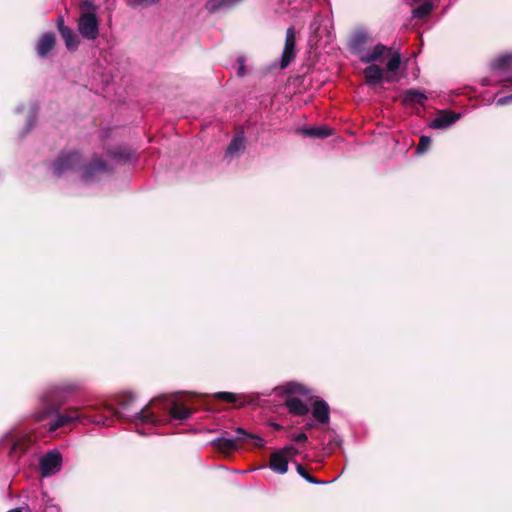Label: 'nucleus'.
<instances>
[{
  "label": "nucleus",
  "mask_w": 512,
  "mask_h": 512,
  "mask_svg": "<svg viewBox=\"0 0 512 512\" xmlns=\"http://www.w3.org/2000/svg\"><path fill=\"white\" fill-rule=\"evenodd\" d=\"M385 59H387L386 73L376 64H370L364 69L365 80L369 86L378 85L383 81L396 82L398 80L396 72L401 65V55L399 51L380 43L376 44L371 51H361L360 61L364 63L382 62Z\"/></svg>",
  "instance_id": "nucleus-1"
},
{
  "label": "nucleus",
  "mask_w": 512,
  "mask_h": 512,
  "mask_svg": "<svg viewBox=\"0 0 512 512\" xmlns=\"http://www.w3.org/2000/svg\"><path fill=\"white\" fill-rule=\"evenodd\" d=\"M136 398V395L132 392H123L116 398L117 408L109 404H104L103 407L115 417L134 424L139 434L146 435L149 432L144 431V429L150 430V424H154L156 421L153 405H156L158 400L153 398L148 404L137 409Z\"/></svg>",
  "instance_id": "nucleus-2"
},
{
  "label": "nucleus",
  "mask_w": 512,
  "mask_h": 512,
  "mask_svg": "<svg viewBox=\"0 0 512 512\" xmlns=\"http://www.w3.org/2000/svg\"><path fill=\"white\" fill-rule=\"evenodd\" d=\"M80 168L81 178L85 183L99 181L109 173L107 164L98 157L84 165L82 155L77 151L62 152L53 164V173L60 177Z\"/></svg>",
  "instance_id": "nucleus-3"
},
{
  "label": "nucleus",
  "mask_w": 512,
  "mask_h": 512,
  "mask_svg": "<svg viewBox=\"0 0 512 512\" xmlns=\"http://www.w3.org/2000/svg\"><path fill=\"white\" fill-rule=\"evenodd\" d=\"M154 400H158L156 405H153V410H161L165 413L160 415L155 412V423L150 424V430L158 426L164 425L172 421H184L188 419L192 410L188 407L178 404L173 399L166 396L155 397Z\"/></svg>",
  "instance_id": "nucleus-4"
},
{
  "label": "nucleus",
  "mask_w": 512,
  "mask_h": 512,
  "mask_svg": "<svg viewBox=\"0 0 512 512\" xmlns=\"http://www.w3.org/2000/svg\"><path fill=\"white\" fill-rule=\"evenodd\" d=\"M65 401L66 398L56 383L48 385L39 396L41 406L34 412V419L40 422L52 417V414L59 411Z\"/></svg>",
  "instance_id": "nucleus-5"
},
{
  "label": "nucleus",
  "mask_w": 512,
  "mask_h": 512,
  "mask_svg": "<svg viewBox=\"0 0 512 512\" xmlns=\"http://www.w3.org/2000/svg\"><path fill=\"white\" fill-rule=\"evenodd\" d=\"M53 420L50 422L48 430L54 432L57 429L64 427L73 422H84L93 423L97 425L105 426L108 422V417L103 415L91 416L87 413H82L79 407H69L65 413H59V411L52 414Z\"/></svg>",
  "instance_id": "nucleus-6"
},
{
  "label": "nucleus",
  "mask_w": 512,
  "mask_h": 512,
  "mask_svg": "<svg viewBox=\"0 0 512 512\" xmlns=\"http://www.w3.org/2000/svg\"><path fill=\"white\" fill-rule=\"evenodd\" d=\"M79 8L78 31L84 39L95 40L99 35L98 6L90 0H83Z\"/></svg>",
  "instance_id": "nucleus-7"
},
{
  "label": "nucleus",
  "mask_w": 512,
  "mask_h": 512,
  "mask_svg": "<svg viewBox=\"0 0 512 512\" xmlns=\"http://www.w3.org/2000/svg\"><path fill=\"white\" fill-rule=\"evenodd\" d=\"M1 442L10 446V454L13 457H20L35 442V437L26 429H13L3 436Z\"/></svg>",
  "instance_id": "nucleus-8"
},
{
  "label": "nucleus",
  "mask_w": 512,
  "mask_h": 512,
  "mask_svg": "<svg viewBox=\"0 0 512 512\" xmlns=\"http://www.w3.org/2000/svg\"><path fill=\"white\" fill-rule=\"evenodd\" d=\"M62 455L54 449L41 457L39 461V468L43 477H50L58 473L62 468Z\"/></svg>",
  "instance_id": "nucleus-9"
},
{
  "label": "nucleus",
  "mask_w": 512,
  "mask_h": 512,
  "mask_svg": "<svg viewBox=\"0 0 512 512\" xmlns=\"http://www.w3.org/2000/svg\"><path fill=\"white\" fill-rule=\"evenodd\" d=\"M241 441L242 439H238L237 436L235 438H229L228 433L222 431L220 436L209 442V445L213 446L219 453L229 455L239 449V443Z\"/></svg>",
  "instance_id": "nucleus-10"
},
{
  "label": "nucleus",
  "mask_w": 512,
  "mask_h": 512,
  "mask_svg": "<svg viewBox=\"0 0 512 512\" xmlns=\"http://www.w3.org/2000/svg\"><path fill=\"white\" fill-rule=\"evenodd\" d=\"M296 33L294 27L286 30L285 43L280 59L281 69H285L295 58Z\"/></svg>",
  "instance_id": "nucleus-11"
},
{
  "label": "nucleus",
  "mask_w": 512,
  "mask_h": 512,
  "mask_svg": "<svg viewBox=\"0 0 512 512\" xmlns=\"http://www.w3.org/2000/svg\"><path fill=\"white\" fill-rule=\"evenodd\" d=\"M461 114L449 110L440 111L430 122L429 126L433 129H446L460 120Z\"/></svg>",
  "instance_id": "nucleus-12"
},
{
  "label": "nucleus",
  "mask_w": 512,
  "mask_h": 512,
  "mask_svg": "<svg viewBox=\"0 0 512 512\" xmlns=\"http://www.w3.org/2000/svg\"><path fill=\"white\" fill-rule=\"evenodd\" d=\"M371 32L364 26H358L354 29V54L360 58L361 51H371L372 49H364L362 46L368 42H372Z\"/></svg>",
  "instance_id": "nucleus-13"
},
{
  "label": "nucleus",
  "mask_w": 512,
  "mask_h": 512,
  "mask_svg": "<svg viewBox=\"0 0 512 512\" xmlns=\"http://www.w3.org/2000/svg\"><path fill=\"white\" fill-rule=\"evenodd\" d=\"M56 43L55 34L52 32L44 33L36 44L37 55L41 58H45L54 48Z\"/></svg>",
  "instance_id": "nucleus-14"
},
{
  "label": "nucleus",
  "mask_w": 512,
  "mask_h": 512,
  "mask_svg": "<svg viewBox=\"0 0 512 512\" xmlns=\"http://www.w3.org/2000/svg\"><path fill=\"white\" fill-rule=\"evenodd\" d=\"M330 409L324 400H316L312 407V415L318 424H327L330 420Z\"/></svg>",
  "instance_id": "nucleus-15"
},
{
  "label": "nucleus",
  "mask_w": 512,
  "mask_h": 512,
  "mask_svg": "<svg viewBox=\"0 0 512 512\" xmlns=\"http://www.w3.org/2000/svg\"><path fill=\"white\" fill-rule=\"evenodd\" d=\"M287 456L278 450L271 454L269 468L277 474H285L288 471Z\"/></svg>",
  "instance_id": "nucleus-16"
},
{
  "label": "nucleus",
  "mask_w": 512,
  "mask_h": 512,
  "mask_svg": "<svg viewBox=\"0 0 512 512\" xmlns=\"http://www.w3.org/2000/svg\"><path fill=\"white\" fill-rule=\"evenodd\" d=\"M299 132L308 138L313 139H324L331 135V129L326 126H314V127H305L299 130Z\"/></svg>",
  "instance_id": "nucleus-17"
},
{
  "label": "nucleus",
  "mask_w": 512,
  "mask_h": 512,
  "mask_svg": "<svg viewBox=\"0 0 512 512\" xmlns=\"http://www.w3.org/2000/svg\"><path fill=\"white\" fill-rule=\"evenodd\" d=\"M59 32L67 49L70 51L76 50L79 44L78 38L71 28L63 25V21L59 24Z\"/></svg>",
  "instance_id": "nucleus-18"
},
{
  "label": "nucleus",
  "mask_w": 512,
  "mask_h": 512,
  "mask_svg": "<svg viewBox=\"0 0 512 512\" xmlns=\"http://www.w3.org/2000/svg\"><path fill=\"white\" fill-rule=\"evenodd\" d=\"M285 405L288 408L289 412L297 415L303 416L309 412L308 406L297 397H290L285 401Z\"/></svg>",
  "instance_id": "nucleus-19"
},
{
  "label": "nucleus",
  "mask_w": 512,
  "mask_h": 512,
  "mask_svg": "<svg viewBox=\"0 0 512 512\" xmlns=\"http://www.w3.org/2000/svg\"><path fill=\"white\" fill-rule=\"evenodd\" d=\"M427 99V96L420 90L411 88L404 92L403 102L407 105L422 104Z\"/></svg>",
  "instance_id": "nucleus-20"
},
{
  "label": "nucleus",
  "mask_w": 512,
  "mask_h": 512,
  "mask_svg": "<svg viewBox=\"0 0 512 512\" xmlns=\"http://www.w3.org/2000/svg\"><path fill=\"white\" fill-rule=\"evenodd\" d=\"M238 5H240L238 0H209L206 7L210 12H217L219 10H229Z\"/></svg>",
  "instance_id": "nucleus-21"
},
{
  "label": "nucleus",
  "mask_w": 512,
  "mask_h": 512,
  "mask_svg": "<svg viewBox=\"0 0 512 512\" xmlns=\"http://www.w3.org/2000/svg\"><path fill=\"white\" fill-rule=\"evenodd\" d=\"M235 432L238 439H242V441L247 440L251 442L255 447L262 448L265 445V440L262 437L249 433L242 427H236Z\"/></svg>",
  "instance_id": "nucleus-22"
},
{
  "label": "nucleus",
  "mask_w": 512,
  "mask_h": 512,
  "mask_svg": "<svg viewBox=\"0 0 512 512\" xmlns=\"http://www.w3.org/2000/svg\"><path fill=\"white\" fill-rule=\"evenodd\" d=\"M494 70H502L512 67V51L500 54L491 63Z\"/></svg>",
  "instance_id": "nucleus-23"
},
{
  "label": "nucleus",
  "mask_w": 512,
  "mask_h": 512,
  "mask_svg": "<svg viewBox=\"0 0 512 512\" xmlns=\"http://www.w3.org/2000/svg\"><path fill=\"white\" fill-rule=\"evenodd\" d=\"M323 23V17L321 15H316L313 18V21L310 24V33H311V41H314L316 44L321 40L322 38V30L321 26Z\"/></svg>",
  "instance_id": "nucleus-24"
},
{
  "label": "nucleus",
  "mask_w": 512,
  "mask_h": 512,
  "mask_svg": "<svg viewBox=\"0 0 512 512\" xmlns=\"http://www.w3.org/2000/svg\"><path fill=\"white\" fill-rule=\"evenodd\" d=\"M283 392L287 395H308L309 389L297 382H288L283 385Z\"/></svg>",
  "instance_id": "nucleus-25"
},
{
  "label": "nucleus",
  "mask_w": 512,
  "mask_h": 512,
  "mask_svg": "<svg viewBox=\"0 0 512 512\" xmlns=\"http://www.w3.org/2000/svg\"><path fill=\"white\" fill-rule=\"evenodd\" d=\"M56 384L58 385L66 399L68 395L75 393L81 389V385L77 381H61Z\"/></svg>",
  "instance_id": "nucleus-26"
},
{
  "label": "nucleus",
  "mask_w": 512,
  "mask_h": 512,
  "mask_svg": "<svg viewBox=\"0 0 512 512\" xmlns=\"http://www.w3.org/2000/svg\"><path fill=\"white\" fill-rule=\"evenodd\" d=\"M434 9L431 1H425L422 5L412 10V16L417 19H423L428 16Z\"/></svg>",
  "instance_id": "nucleus-27"
},
{
  "label": "nucleus",
  "mask_w": 512,
  "mask_h": 512,
  "mask_svg": "<svg viewBox=\"0 0 512 512\" xmlns=\"http://www.w3.org/2000/svg\"><path fill=\"white\" fill-rule=\"evenodd\" d=\"M243 142L244 141L242 137L235 136L227 147L226 155L231 157L237 155L243 148Z\"/></svg>",
  "instance_id": "nucleus-28"
},
{
  "label": "nucleus",
  "mask_w": 512,
  "mask_h": 512,
  "mask_svg": "<svg viewBox=\"0 0 512 512\" xmlns=\"http://www.w3.org/2000/svg\"><path fill=\"white\" fill-rule=\"evenodd\" d=\"M38 108L36 106H31L27 116V122L24 127V135L30 132L33 127L36 125Z\"/></svg>",
  "instance_id": "nucleus-29"
},
{
  "label": "nucleus",
  "mask_w": 512,
  "mask_h": 512,
  "mask_svg": "<svg viewBox=\"0 0 512 512\" xmlns=\"http://www.w3.org/2000/svg\"><path fill=\"white\" fill-rule=\"evenodd\" d=\"M296 468H297L298 474L309 483L318 484V485L328 483L327 481L317 480L316 478H314L312 475L307 473V471L301 464H297Z\"/></svg>",
  "instance_id": "nucleus-30"
},
{
  "label": "nucleus",
  "mask_w": 512,
  "mask_h": 512,
  "mask_svg": "<svg viewBox=\"0 0 512 512\" xmlns=\"http://www.w3.org/2000/svg\"><path fill=\"white\" fill-rule=\"evenodd\" d=\"M216 399L224 402L236 403L239 400V395L232 392H217L214 394Z\"/></svg>",
  "instance_id": "nucleus-31"
},
{
  "label": "nucleus",
  "mask_w": 512,
  "mask_h": 512,
  "mask_svg": "<svg viewBox=\"0 0 512 512\" xmlns=\"http://www.w3.org/2000/svg\"><path fill=\"white\" fill-rule=\"evenodd\" d=\"M430 144H431L430 137L426 136V135H422L420 137V141H419V144H418V146L416 148L415 153L418 154V155H421V154L425 153L429 149Z\"/></svg>",
  "instance_id": "nucleus-32"
},
{
  "label": "nucleus",
  "mask_w": 512,
  "mask_h": 512,
  "mask_svg": "<svg viewBox=\"0 0 512 512\" xmlns=\"http://www.w3.org/2000/svg\"><path fill=\"white\" fill-rule=\"evenodd\" d=\"M130 155V152L125 148H118L110 152L111 158L117 161L126 160Z\"/></svg>",
  "instance_id": "nucleus-33"
},
{
  "label": "nucleus",
  "mask_w": 512,
  "mask_h": 512,
  "mask_svg": "<svg viewBox=\"0 0 512 512\" xmlns=\"http://www.w3.org/2000/svg\"><path fill=\"white\" fill-rule=\"evenodd\" d=\"M278 451L282 452L283 455L287 456L288 460L293 458L298 453V449L294 445H287L279 449Z\"/></svg>",
  "instance_id": "nucleus-34"
},
{
  "label": "nucleus",
  "mask_w": 512,
  "mask_h": 512,
  "mask_svg": "<svg viewBox=\"0 0 512 512\" xmlns=\"http://www.w3.org/2000/svg\"><path fill=\"white\" fill-rule=\"evenodd\" d=\"M512 103V94L500 97L496 100V106H505Z\"/></svg>",
  "instance_id": "nucleus-35"
},
{
  "label": "nucleus",
  "mask_w": 512,
  "mask_h": 512,
  "mask_svg": "<svg viewBox=\"0 0 512 512\" xmlns=\"http://www.w3.org/2000/svg\"><path fill=\"white\" fill-rule=\"evenodd\" d=\"M291 439L295 442H298V443H303V442H306L307 440V435L305 433H299L297 435H293L291 437Z\"/></svg>",
  "instance_id": "nucleus-36"
},
{
  "label": "nucleus",
  "mask_w": 512,
  "mask_h": 512,
  "mask_svg": "<svg viewBox=\"0 0 512 512\" xmlns=\"http://www.w3.org/2000/svg\"><path fill=\"white\" fill-rule=\"evenodd\" d=\"M158 0H140V2L144 5H151L156 3Z\"/></svg>",
  "instance_id": "nucleus-37"
},
{
  "label": "nucleus",
  "mask_w": 512,
  "mask_h": 512,
  "mask_svg": "<svg viewBox=\"0 0 512 512\" xmlns=\"http://www.w3.org/2000/svg\"><path fill=\"white\" fill-rule=\"evenodd\" d=\"M23 111H24V106L23 105H19V106L16 107V112L17 113H21Z\"/></svg>",
  "instance_id": "nucleus-38"
},
{
  "label": "nucleus",
  "mask_w": 512,
  "mask_h": 512,
  "mask_svg": "<svg viewBox=\"0 0 512 512\" xmlns=\"http://www.w3.org/2000/svg\"><path fill=\"white\" fill-rule=\"evenodd\" d=\"M87 408L93 409V410H99L101 407L98 405H89V406H87Z\"/></svg>",
  "instance_id": "nucleus-39"
},
{
  "label": "nucleus",
  "mask_w": 512,
  "mask_h": 512,
  "mask_svg": "<svg viewBox=\"0 0 512 512\" xmlns=\"http://www.w3.org/2000/svg\"><path fill=\"white\" fill-rule=\"evenodd\" d=\"M306 427L307 428H312V427H314V423L313 422H309V423L306 424Z\"/></svg>",
  "instance_id": "nucleus-40"
},
{
  "label": "nucleus",
  "mask_w": 512,
  "mask_h": 512,
  "mask_svg": "<svg viewBox=\"0 0 512 512\" xmlns=\"http://www.w3.org/2000/svg\"><path fill=\"white\" fill-rule=\"evenodd\" d=\"M324 31L327 33V37L329 38L330 37V32L327 31L326 27L324 28Z\"/></svg>",
  "instance_id": "nucleus-41"
},
{
  "label": "nucleus",
  "mask_w": 512,
  "mask_h": 512,
  "mask_svg": "<svg viewBox=\"0 0 512 512\" xmlns=\"http://www.w3.org/2000/svg\"><path fill=\"white\" fill-rule=\"evenodd\" d=\"M274 426H275V428H277V429H279V428H280V425H278V424H275Z\"/></svg>",
  "instance_id": "nucleus-42"
},
{
  "label": "nucleus",
  "mask_w": 512,
  "mask_h": 512,
  "mask_svg": "<svg viewBox=\"0 0 512 512\" xmlns=\"http://www.w3.org/2000/svg\"><path fill=\"white\" fill-rule=\"evenodd\" d=\"M245 0H238L239 4H241L242 2H244Z\"/></svg>",
  "instance_id": "nucleus-43"
}]
</instances>
